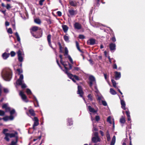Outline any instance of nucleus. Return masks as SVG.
Returning <instances> with one entry per match:
<instances>
[{
	"label": "nucleus",
	"mask_w": 145,
	"mask_h": 145,
	"mask_svg": "<svg viewBox=\"0 0 145 145\" xmlns=\"http://www.w3.org/2000/svg\"><path fill=\"white\" fill-rule=\"evenodd\" d=\"M11 71L8 68H5L3 69L2 73V76L3 79L6 81H9L11 78Z\"/></svg>",
	"instance_id": "f257e3e1"
},
{
	"label": "nucleus",
	"mask_w": 145,
	"mask_h": 145,
	"mask_svg": "<svg viewBox=\"0 0 145 145\" xmlns=\"http://www.w3.org/2000/svg\"><path fill=\"white\" fill-rule=\"evenodd\" d=\"M24 78L23 75L22 74L20 75V78L16 82L17 84L21 85L22 88H25L27 87L26 85L24 83V81L23 80Z\"/></svg>",
	"instance_id": "f03ea898"
},
{
	"label": "nucleus",
	"mask_w": 145,
	"mask_h": 145,
	"mask_svg": "<svg viewBox=\"0 0 145 145\" xmlns=\"http://www.w3.org/2000/svg\"><path fill=\"white\" fill-rule=\"evenodd\" d=\"M68 68L65 67V69L64 70H63V71L65 72V73L67 74L68 77L70 79H71L74 82H76V81L74 80V79L77 80H78L79 78L76 75L73 76L72 74L68 72Z\"/></svg>",
	"instance_id": "7ed1b4c3"
},
{
	"label": "nucleus",
	"mask_w": 145,
	"mask_h": 145,
	"mask_svg": "<svg viewBox=\"0 0 145 145\" xmlns=\"http://www.w3.org/2000/svg\"><path fill=\"white\" fill-rule=\"evenodd\" d=\"M18 60L20 62H22L23 61V57L24 56V53L22 50H19L17 52Z\"/></svg>",
	"instance_id": "20e7f679"
},
{
	"label": "nucleus",
	"mask_w": 145,
	"mask_h": 145,
	"mask_svg": "<svg viewBox=\"0 0 145 145\" xmlns=\"http://www.w3.org/2000/svg\"><path fill=\"white\" fill-rule=\"evenodd\" d=\"M19 95L23 101L25 102H27L28 101L27 99V97L24 94L23 91H20V92Z\"/></svg>",
	"instance_id": "39448f33"
},
{
	"label": "nucleus",
	"mask_w": 145,
	"mask_h": 145,
	"mask_svg": "<svg viewBox=\"0 0 145 145\" xmlns=\"http://www.w3.org/2000/svg\"><path fill=\"white\" fill-rule=\"evenodd\" d=\"M33 120L34 121V122L33 128L34 130H35V127L38 126L39 124V120L37 117H35Z\"/></svg>",
	"instance_id": "423d86ee"
},
{
	"label": "nucleus",
	"mask_w": 145,
	"mask_h": 145,
	"mask_svg": "<svg viewBox=\"0 0 145 145\" xmlns=\"http://www.w3.org/2000/svg\"><path fill=\"white\" fill-rule=\"evenodd\" d=\"M89 85L91 87L93 84L95 83V80L94 77L93 76H90L89 77Z\"/></svg>",
	"instance_id": "0eeeda50"
},
{
	"label": "nucleus",
	"mask_w": 145,
	"mask_h": 145,
	"mask_svg": "<svg viewBox=\"0 0 145 145\" xmlns=\"http://www.w3.org/2000/svg\"><path fill=\"white\" fill-rule=\"evenodd\" d=\"M78 91L77 93L78 94H79L80 97H82L83 92L82 90L81 87L79 86H78Z\"/></svg>",
	"instance_id": "6e6552de"
},
{
	"label": "nucleus",
	"mask_w": 145,
	"mask_h": 145,
	"mask_svg": "<svg viewBox=\"0 0 145 145\" xmlns=\"http://www.w3.org/2000/svg\"><path fill=\"white\" fill-rule=\"evenodd\" d=\"M74 27L75 29H80L81 28V25L78 22L75 23L74 24Z\"/></svg>",
	"instance_id": "1a4fd4ad"
},
{
	"label": "nucleus",
	"mask_w": 145,
	"mask_h": 145,
	"mask_svg": "<svg viewBox=\"0 0 145 145\" xmlns=\"http://www.w3.org/2000/svg\"><path fill=\"white\" fill-rule=\"evenodd\" d=\"M115 79L116 80L119 79L121 76L120 72L116 71L115 72Z\"/></svg>",
	"instance_id": "9d476101"
},
{
	"label": "nucleus",
	"mask_w": 145,
	"mask_h": 145,
	"mask_svg": "<svg viewBox=\"0 0 145 145\" xmlns=\"http://www.w3.org/2000/svg\"><path fill=\"white\" fill-rule=\"evenodd\" d=\"M18 134L15 131L14 133H8V135L9 137L10 138H12L13 137H15L16 139V137H18L17 135Z\"/></svg>",
	"instance_id": "9b49d317"
},
{
	"label": "nucleus",
	"mask_w": 145,
	"mask_h": 145,
	"mask_svg": "<svg viewBox=\"0 0 145 145\" xmlns=\"http://www.w3.org/2000/svg\"><path fill=\"white\" fill-rule=\"evenodd\" d=\"M14 118L12 116L10 115L9 116H7L4 117L3 119L5 121H7L8 120H12Z\"/></svg>",
	"instance_id": "f8f14e48"
},
{
	"label": "nucleus",
	"mask_w": 145,
	"mask_h": 145,
	"mask_svg": "<svg viewBox=\"0 0 145 145\" xmlns=\"http://www.w3.org/2000/svg\"><path fill=\"white\" fill-rule=\"evenodd\" d=\"M92 141L94 143L100 141V139L99 137H93L92 138Z\"/></svg>",
	"instance_id": "ddd939ff"
},
{
	"label": "nucleus",
	"mask_w": 145,
	"mask_h": 145,
	"mask_svg": "<svg viewBox=\"0 0 145 145\" xmlns=\"http://www.w3.org/2000/svg\"><path fill=\"white\" fill-rule=\"evenodd\" d=\"M2 108L5 109L6 112H8L10 110V108L8 106V104H4L2 106Z\"/></svg>",
	"instance_id": "4468645a"
},
{
	"label": "nucleus",
	"mask_w": 145,
	"mask_h": 145,
	"mask_svg": "<svg viewBox=\"0 0 145 145\" xmlns=\"http://www.w3.org/2000/svg\"><path fill=\"white\" fill-rule=\"evenodd\" d=\"M88 108L89 110L90 111V112H91L93 113H96L97 112V110L94 109L93 108H92L90 106H88Z\"/></svg>",
	"instance_id": "2eb2a0df"
},
{
	"label": "nucleus",
	"mask_w": 145,
	"mask_h": 145,
	"mask_svg": "<svg viewBox=\"0 0 145 145\" xmlns=\"http://www.w3.org/2000/svg\"><path fill=\"white\" fill-rule=\"evenodd\" d=\"M51 35L50 34L48 35L47 36V40L48 42L49 45L51 48H53L52 47L51 44Z\"/></svg>",
	"instance_id": "dca6fc26"
},
{
	"label": "nucleus",
	"mask_w": 145,
	"mask_h": 145,
	"mask_svg": "<svg viewBox=\"0 0 145 145\" xmlns=\"http://www.w3.org/2000/svg\"><path fill=\"white\" fill-rule=\"evenodd\" d=\"M87 43L88 44L92 45H93L95 43V40L94 39H91L88 41Z\"/></svg>",
	"instance_id": "f3484780"
},
{
	"label": "nucleus",
	"mask_w": 145,
	"mask_h": 145,
	"mask_svg": "<svg viewBox=\"0 0 145 145\" xmlns=\"http://www.w3.org/2000/svg\"><path fill=\"white\" fill-rule=\"evenodd\" d=\"M110 48L111 50H115L116 49V45L115 44L111 43L110 44Z\"/></svg>",
	"instance_id": "a211bd4d"
},
{
	"label": "nucleus",
	"mask_w": 145,
	"mask_h": 145,
	"mask_svg": "<svg viewBox=\"0 0 145 145\" xmlns=\"http://www.w3.org/2000/svg\"><path fill=\"white\" fill-rule=\"evenodd\" d=\"M96 96L97 100L99 101V102H100L102 101L103 97L100 94L96 95Z\"/></svg>",
	"instance_id": "6ab92c4d"
},
{
	"label": "nucleus",
	"mask_w": 145,
	"mask_h": 145,
	"mask_svg": "<svg viewBox=\"0 0 145 145\" xmlns=\"http://www.w3.org/2000/svg\"><path fill=\"white\" fill-rule=\"evenodd\" d=\"M121 105L122 108L124 110L126 109L125 104V101L122 100H121Z\"/></svg>",
	"instance_id": "aec40b11"
},
{
	"label": "nucleus",
	"mask_w": 145,
	"mask_h": 145,
	"mask_svg": "<svg viewBox=\"0 0 145 145\" xmlns=\"http://www.w3.org/2000/svg\"><path fill=\"white\" fill-rule=\"evenodd\" d=\"M9 55V54L5 52L3 54L2 57L4 59H6L8 57Z\"/></svg>",
	"instance_id": "412c9836"
},
{
	"label": "nucleus",
	"mask_w": 145,
	"mask_h": 145,
	"mask_svg": "<svg viewBox=\"0 0 145 145\" xmlns=\"http://www.w3.org/2000/svg\"><path fill=\"white\" fill-rule=\"evenodd\" d=\"M62 27L64 32L66 33L68 30V27L66 25H64L62 26Z\"/></svg>",
	"instance_id": "4be33fe9"
},
{
	"label": "nucleus",
	"mask_w": 145,
	"mask_h": 145,
	"mask_svg": "<svg viewBox=\"0 0 145 145\" xmlns=\"http://www.w3.org/2000/svg\"><path fill=\"white\" fill-rule=\"evenodd\" d=\"M32 31L31 32L32 34L33 35V31H36L38 29V27L37 26H34L31 28Z\"/></svg>",
	"instance_id": "5701e85b"
},
{
	"label": "nucleus",
	"mask_w": 145,
	"mask_h": 145,
	"mask_svg": "<svg viewBox=\"0 0 145 145\" xmlns=\"http://www.w3.org/2000/svg\"><path fill=\"white\" fill-rule=\"evenodd\" d=\"M126 113L127 114V119L128 120V121H130L131 119V117L130 116V112L129 111H126Z\"/></svg>",
	"instance_id": "b1692460"
},
{
	"label": "nucleus",
	"mask_w": 145,
	"mask_h": 145,
	"mask_svg": "<svg viewBox=\"0 0 145 145\" xmlns=\"http://www.w3.org/2000/svg\"><path fill=\"white\" fill-rule=\"evenodd\" d=\"M59 57L60 58V62L61 63V64L64 66V67L65 68V67H66V65H65L64 64V62H63V61H62V56L61 55H60L59 56Z\"/></svg>",
	"instance_id": "393cba45"
},
{
	"label": "nucleus",
	"mask_w": 145,
	"mask_h": 145,
	"mask_svg": "<svg viewBox=\"0 0 145 145\" xmlns=\"http://www.w3.org/2000/svg\"><path fill=\"white\" fill-rule=\"evenodd\" d=\"M69 3L70 5L73 6L75 7L77 5L76 2L75 1H70Z\"/></svg>",
	"instance_id": "a878e982"
},
{
	"label": "nucleus",
	"mask_w": 145,
	"mask_h": 145,
	"mask_svg": "<svg viewBox=\"0 0 145 145\" xmlns=\"http://www.w3.org/2000/svg\"><path fill=\"white\" fill-rule=\"evenodd\" d=\"M116 141V137L115 136H114L112 138L111 144L112 145H114Z\"/></svg>",
	"instance_id": "bb28decb"
},
{
	"label": "nucleus",
	"mask_w": 145,
	"mask_h": 145,
	"mask_svg": "<svg viewBox=\"0 0 145 145\" xmlns=\"http://www.w3.org/2000/svg\"><path fill=\"white\" fill-rule=\"evenodd\" d=\"M69 12L71 15H73L75 14V11L73 10H69Z\"/></svg>",
	"instance_id": "cd10ccee"
},
{
	"label": "nucleus",
	"mask_w": 145,
	"mask_h": 145,
	"mask_svg": "<svg viewBox=\"0 0 145 145\" xmlns=\"http://www.w3.org/2000/svg\"><path fill=\"white\" fill-rule=\"evenodd\" d=\"M110 92L112 95H115L116 94V92L112 88L110 89Z\"/></svg>",
	"instance_id": "c85d7f7f"
},
{
	"label": "nucleus",
	"mask_w": 145,
	"mask_h": 145,
	"mask_svg": "<svg viewBox=\"0 0 145 145\" xmlns=\"http://www.w3.org/2000/svg\"><path fill=\"white\" fill-rule=\"evenodd\" d=\"M15 35L16 36L18 41L20 42V39L18 32H16L15 33Z\"/></svg>",
	"instance_id": "c756f323"
},
{
	"label": "nucleus",
	"mask_w": 145,
	"mask_h": 145,
	"mask_svg": "<svg viewBox=\"0 0 145 145\" xmlns=\"http://www.w3.org/2000/svg\"><path fill=\"white\" fill-rule=\"evenodd\" d=\"M67 120L68 125L69 126H71V125L72 124V121L71 119L69 118Z\"/></svg>",
	"instance_id": "7c9ffc66"
},
{
	"label": "nucleus",
	"mask_w": 145,
	"mask_h": 145,
	"mask_svg": "<svg viewBox=\"0 0 145 145\" xmlns=\"http://www.w3.org/2000/svg\"><path fill=\"white\" fill-rule=\"evenodd\" d=\"M125 121V118L122 117L120 120V122L121 123H124Z\"/></svg>",
	"instance_id": "2f4dec72"
},
{
	"label": "nucleus",
	"mask_w": 145,
	"mask_h": 145,
	"mask_svg": "<svg viewBox=\"0 0 145 145\" xmlns=\"http://www.w3.org/2000/svg\"><path fill=\"white\" fill-rule=\"evenodd\" d=\"M29 112L31 115L32 116H34L35 115V113L34 111L32 109H31L29 110Z\"/></svg>",
	"instance_id": "473e14b6"
},
{
	"label": "nucleus",
	"mask_w": 145,
	"mask_h": 145,
	"mask_svg": "<svg viewBox=\"0 0 145 145\" xmlns=\"http://www.w3.org/2000/svg\"><path fill=\"white\" fill-rule=\"evenodd\" d=\"M8 131V129H5L3 130V133L5 135H7L8 134V133H7V132Z\"/></svg>",
	"instance_id": "72a5a7b5"
},
{
	"label": "nucleus",
	"mask_w": 145,
	"mask_h": 145,
	"mask_svg": "<svg viewBox=\"0 0 145 145\" xmlns=\"http://www.w3.org/2000/svg\"><path fill=\"white\" fill-rule=\"evenodd\" d=\"M18 138V137H16V141L15 142L14 141H12L11 144H10V145H16V143L17 142Z\"/></svg>",
	"instance_id": "f704fd0d"
},
{
	"label": "nucleus",
	"mask_w": 145,
	"mask_h": 145,
	"mask_svg": "<svg viewBox=\"0 0 145 145\" xmlns=\"http://www.w3.org/2000/svg\"><path fill=\"white\" fill-rule=\"evenodd\" d=\"M64 39L65 41L67 42H69V37L68 36L64 35Z\"/></svg>",
	"instance_id": "c9c22d12"
},
{
	"label": "nucleus",
	"mask_w": 145,
	"mask_h": 145,
	"mask_svg": "<svg viewBox=\"0 0 145 145\" xmlns=\"http://www.w3.org/2000/svg\"><path fill=\"white\" fill-rule=\"evenodd\" d=\"M111 81L112 83L113 86L115 88H116V83L115 81L113 79H112L111 80Z\"/></svg>",
	"instance_id": "e433bc0d"
},
{
	"label": "nucleus",
	"mask_w": 145,
	"mask_h": 145,
	"mask_svg": "<svg viewBox=\"0 0 145 145\" xmlns=\"http://www.w3.org/2000/svg\"><path fill=\"white\" fill-rule=\"evenodd\" d=\"M111 119L112 118L111 116H109L108 117L107 120V121L109 122L110 124H112V122L111 121Z\"/></svg>",
	"instance_id": "4c0bfd02"
},
{
	"label": "nucleus",
	"mask_w": 145,
	"mask_h": 145,
	"mask_svg": "<svg viewBox=\"0 0 145 145\" xmlns=\"http://www.w3.org/2000/svg\"><path fill=\"white\" fill-rule=\"evenodd\" d=\"M34 21L36 23L39 24L40 23V21L39 19H36Z\"/></svg>",
	"instance_id": "58836bf2"
},
{
	"label": "nucleus",
	"mask_w": 145,
	"mask_h": 145,
	"mask_svg": "<svg viewBox=\"0 0 145 145\" xmlns=\"http://www.w3.org/2000/svg\"><path fill=\"white\" fill-rule=\"evenodd\" d=\"M65 56H67L68 57V55H68V51L67 48L66 47L65 48Z\"/></svg>",
	"instance_id": "ea45409f"
},
{
	"label": "nucleus",
	"mask_w": 145,
	"mask_h": 145,
	"mask_svg": "<svg viewBox=\"0 0 145 145\" xmlns=\"http://www.w3.org/2000/svg\"><path fill=\"white\" fill-rule=\"evenodd\" d=\"M26 92L27 93L28 95L32 94V92H31V91L30 90V89H27Z\"/></svg>",
	"instance_id": "a19ab883"
},
{
	"label": "nucleus",
	"mask_w": 145,
	"mask_h": 145,
	"mask_svg": "<svg viewBox=\"0 0 145 145\" xmlns=\"http://www.w3.org/2000/svg\"><path fill=\"white\" fill-rule=\"evenodd\" d=\"M68 57L71 63L72 64H73L74 63L71 57L69 55H68Z\"/></svg>",
	"instance_id": "79ce46f5"
},
{
	"label": "nucleus",
	"mask_w": 145,
	"mask_h": 145,
	"mask_svg": "<svg viewBox=\"0 0 145 145\" xmlns=\"http://www.w3.org/2000/svg\"><path fill=\"white\" fill-rule=\"evenodd\" d=\"M5 7L7 10H9L10 8H11V7L10 5L9 4H7Z\"/></svg>",
	"instance_id": "37998d69"
},
{
	"label": "nucleus",
	"mask_w": 145,
	"mask_h": 145,
	"mask_svg": "<svg viewBox=\"0 0 145 145\" xmlns=\"http://www.w3.org/2000/svg\"><path fill=\"white\" fill-rule=\"evenodd\" d=\"M76 47H77V49H78V50L79 51H80V48L78 43V42L77 41H76Z\"/></svg>",
	"instance_id": "c03bdc74"
},
{
	"label": "nucleus",
	"mask_w": 145,
	"mask_h": 145,
	"mask_svg": "<svg viewBox=\"0 0 145 145\" xmlns=\"http://www.w3.org/2000/svg\"><path fill=\"white\" fill-rule=\"evenodd\" d=\"M10 54L11 57H14L15 56L16 53L12 51L10 52Z\"/></svg>",
	"instance_id": "a18cd8bd"
},
{
	"label": "nucleus",
	"mask_w": 145,
	"mask_h": 145,
	"mask_svg": "<svg viewBox=\"0 0 145 145\" xmlns=\"http://www.w3.org/2000/svg\"><path fill=\"white\" fill-rule=\"evenodd\" d=\"M7 32L8 33H10V34H12V29L11 28H9L7 30Z\"/></svg>",
	"instance_id": "49530a36"
},
{
	"label": "nucleus",
	"mask_w": 145,
	"mask_h": 145,
	"mask_svg": "<svg viewBox=\"0 0 145 145\" xmlns=\"http://www.w3.org/2000/svg\"><path fill=\"white\" fill-rule=\"evenodd\" d=\"M5 137L4 138L5 139L8 141H9V138H8L9 137L8 135H5Z\"/></svg>",
	"instance_id": "de8ad7c7"
},
{
	"label": "nucleus",
	"mask_w": 145,
	"mask_h": 145,
	"mask_svg": "<svg viewBox=\"0 0 145 145\" xmlns=\"http://www.w3.org/2000/svg\"><path fill=\"white\" fill-rule=\"evenodd\" d=\"M88 97L89 99L91 101L92 100V96L91 94H89L88 95Z\"/></svg>",
	"instance_id": "09e8293b"
},
{
	"label": "nucleus",
	"mask_w": 145,
	"mask_h": 145,
	"mask_svg": "<svg viewBox=\"0 0 145 145\" xmlns=\"http://www.w3.org/2000/svg\"><path fill=\"white\" fill-rule=\"evenodd\" d=\"M5 114V112L4 111L0 110V116H3Z\"/></svg>",
	"instance_id": "8fccbe9b"
},
{
	"label": "nucleus",
	"mask_w": 145,
	"mask_h": 145,
	"mask_svg": "<svg viewBox=\"0 0 145 145\" xmlns=\"http://www.w3.org/2000/svg\"><path fill=\"white\" fill-rule=\"evenodd\" d=\"M10 115L12 116L13 114L15 112V110L14 109H13L11 111H10Z\"/></svg>",
	"instance_id": "3c124183"
},
{
	"label": "nucleus",
	"mask_w": 145,
	"mask_h": 145,
	"mask_svg": "<svg viewBox=\"0 0 145 145\" xmlns=\"http://www.w3.org/2000/svg\"><path fill=\"white\" fill-rule=\"evenodd\" d=\"M103 105L104 106H106L107 105V104L105 101L102 100V101Z\"/></svg>",
	"instance_id": "603ef678"
},
{
	"label": "nucleus",
	"mask_w": 145,
	"mask_h": 145,
	"mask_svg": "<svg viewBox=\"0 0 145 145\" xmlns=\"http://www.w3.org/2000/svg\"><path fill=\"white\" fill-rule=\"evenodd\" d=\"M106 137L107 138V140L108 141H109L110 140V135L108 133L106 135Z\"/></svg>",
	"instance_id": "864d4df0"
},
{
	"label": "nucleus",
	"mask_w": 145,
	"mask_h": 145,
	"mask_svg": "<svg viewBox=\"0 0 145 145\" xmlns=\"http://www.w3.org/2000/svg\"><path fill=\"white\" fill-rule=\"evenodd\" d=\"M33 99H34V100L36 101L37 103V106H39L38 101V100H37L36 98L34 96H33Z\"/></svg>",
	"instance_id": "5fc2aeb1"
},
{
	"label": "nucleus",
	"mask_w": 145,
	"mask_h": 145,
	"mask_svg": "<svg viewBox=\"0 0 145 145\" xmlns=\"http://www.w3.org/2000/svg\"><path fill=\"white\" fill-rule=\"evenodd\" d=\"M17 71L18 72V74H20V73H22V71L20 69H17Z\"/></svg>",
	"instance_id": "6e6d98bb"
},
{
	"label": "nucleus",
	"mask_w": 145,
	"mask_h": 145,
	"mask_svg": "<svg viewBox=\"0 0 145 145\" xmlns=\"http://www.w3.org/2000/svg\"><path fill=\"white\" fill-rule=\"evenodd\" d=\"M79 37L80 39H84L85 38L84 36V35H79Z\"/></svg>",
	"instance_id": "4d7b16f0"
},
{
	"label": "nucleus",
	"mask_w": 145,
	"mask_h": 145,
	"mask_svg": "<svg viewBox=\"0 0 145 145\" xmlns=\"http://www.w3.org/2000/svg\"><path fill=\"white\" fill-rule=\"evenodd\" d=\"M4 91L5 93H8L9 91L8 89L7 88H4Z\"/></svg>",
	"instance_id": "13d9d810"
},
{
	"label": "nucleus",
	"mask_w": 145,
	"mask_h": 145,
	"mask_svg": "<svg viewBox=\"0 0 145 145\" xmlns=\"http://www.w3.org/2000/svg\"><path fill=\"white\" fill-rule=\"evenodd\" d=\"M44 0H40L39 1V4L40 5H42L43 2L44 1Z\"/></svg>",
	"instance_id": "bf43d9fd"
},
{
	"label": "nucleus",
	"mask_w": 145,
	"mask_h": 145,
	"mask_svg": "<svg viewBox=\"0 0 145 145\" xmlns=\"http://www.w3.org/2000/svg\"><path fill=\"white\" fill-rule=\"evenodd\" d=\"M57 14L59 16H61L62 15L61 12L59 11H57Z\"/></svg>",
	"instance_id": "052dcab7"
},
{
	"label": "nucleus",
	"mask_w": 145,
	"mask_h": 145,
	"mask_svg": "<svg viewBox=\"0 0 145 145\" xmlns=\"http://www.w3.org/2000/svg\"><path fill=\"white\" fill-rule=\"evenodd\" d=\"M94 137H98V133L97 132L94 133Z\"/></svg>",
	"instance_id": "680f3d73"
},
{
	"label": "nucleus",
	"mask_w": 145,
	"mask_h": 145,
	"mask_svg": "<svg viewBox=\"0 0 145 145\" xmlns=\"http://www.w3.org/2000/svg\"><path fill=\"white\" fill-rule=\"evenodd\" d=\"M111 40L113 42H115L116 41V40L115 37H114L112 38Z\"/></svg>",
	"instance_id": "e2e57ef3"
},
{
	"label": "nucleus",
	"mask_w": 145,
	"mask_h": 145,
	"mask_svg": "<svg viewBox=\"0 0 145 145\" xmlns=\"http://www.w3.org/2000/svg\"><path fill=\"white\" fill-rule=\"evenodd\" d=\"M95 92L96 93V94H95V95H99V94H100L99 93V92L98 91V90L97 89H96L95 90Z\"/></svg>",
	"instance_id": "0e129e2a"
},
{
	"label": "nucleus",
	"mask_w": 145,
	"mask_h": 145,
	"mask_svg": "<svg viewBox=\"0 0 145 145\" xmlns=\"http://www.w3.org/2000/svg\"><path fill=\"white\" fill-rule=\"evenodd\" d=\"M100 118L99 116H96L95 117V119L97 121H98L99 120Z\"/></svg>",
	"instance_id": "69168bd1"
},
{
	"label": "nucleus",
	"mask_w": 145,
	"mask_h": 145,
	"mask_svg": "<svg viewBox=\"0 0 145 145\" xmlns=\"http://www.w3.org/2000/svg\"><path fill=\"white\" fill-rule=\"evenodd\" d=\"M117 66L116 65V64H114L113 65V68L115 69H117Z\"/></svg>",
	"instance_id": "338daca9"
},
{
	"label": "nucleus",
	"mask_w": 145,
	"mask_h": 145,
	"mask_svg": "<svg viewBox=\"0 0 145 145\" xmlns=\"http://www.w3.org/2000/svg\"><path fill=\"white\" fill-rule=\"evenodd\" d=\"M5 25L6 26H8L9 25V23L8 22L6 21L5 23Z\"/></svg>",
	"instance_id": "774afa93"
}]
</instances>
